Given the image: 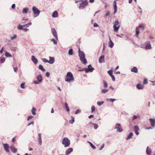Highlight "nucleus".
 Returning a JSON list of instances; mask_svg holds the SVG:
<instances>
[{"label":"nucleus","mask_w":155,"mask_h":155,"mask_svg":"<svg viewBox=\"0 0 155 155\" xmlns=\"http://www.w3.org/2000/svg\"><path fill=\"white\" fill-rule=\"evenodd\" d=\"M94 70V68L93 67L87 68H83L82 70H85L86 73H88L89 72H92Z\"/></svg>","instance_id":"9d476101"},{"label":"nucleus","mask_w":155,"mask_h":155,"mask_svg":"<svg viewBox=\"0 0 155 155\" xmlns=\"http://www.w3.org/2000/svg\"><path fill=\"white\" fill-rule=\"evenodd\" d=\"M40 83H41L39 82L38 81H35L34 82V83L35 84H40Z\"/></svg>","instance_id":"864d4df0"},{"label":"nucleus","mask_w":155,"mask_h":155,"mask_svg":"<svg viewBox=\"0 0 155 155\" xmlns=\"http://www.w3.org/2000/svg\"><path fill=\"white\" fill-rule=\"evenodd\" d=\"M146 153L148 155H151L152 153V150L148 146L147 147L146 149Z\"/></svg>","instance_id":"ddd939ff"},{"label":"nucleus","mask_w":155,"mask_h":155,"mask_svg":"<svg viewBox=\"0 0 155 155\" xmlns=\"http://www.w3.org/2000/svg\"><path fill=\"white\" fill-rule=\"evenodd\" d=\"M88 3V2L87 0H85L82 1L81 3L79 4V9L80 10L83 9L85 8L87 6Z\"/></svg>","instance_id":"7ed1b4c3"},{"label":"nucleus","mask_w":155,"mask_h":155,"mask_svg":"<svg viewBox=\"0 0 155 155\" xmlns=\"http://www.w3.org/2000/svg\"><path fill=\"white\" fill-rule=\"evenodd\" d=\"M73 150L72 148H70L67 149L65 152V155H69Z\"/></svg>","instance_id":"4468645a"},{"label":"nucleus","mask_w":155,"mask_h":155,"mask_svg":"<svg viewBox=\"0 0 155 155\" xmlns=\"http://www.w3.org/2000/svg\"><path fill=\"white\" fill-rule=\"evenodd\" d=\"M108 45H109V46L110 47L112 48L113 47L114 45V44L112 42V41H111V42H109V43H108Z\"/></svg>","instance_id":"c9c22d12"},{"label":"nucleus","mask_w":155,"mask_h":155,"mask_svg":"<svg viewBox=\"0 0 155 155\" xmlns=\"http://www.w3.org/2000/svg\"><path fill=\"white\" fill-rule=\"evenodd\" d=\"M29 10L28 8H25L23 9L22 11V13L23 14L26 13Z\"/></svg>","instance_id":"a878e982"},{"label":"nucleus","mask_w":155,"mask_h":155,"mask_svg":"<svg viewBox=\"0 0 155 155\" xmlns=\"http://www.w3.org/2000/svg\"><path fill=\"white\" fill-rule=\"evenodd\" d=\"M99 61L100 63L104 62V56L101 55V56L99 58Z\"/></svg>","instance_id":"6ab92c4d"},{"label":"nucleus","mask_w":155,"mask_h":155,"mask_svg":"<svg viewBox=\"0 0 155 155\" xmlns=\"http://www.w3.org/2000/svg\"><path fill=\"white\" fill-rule=\"evenodd\" d=\"M49 60L48 61V63L50 64H53L54 62V57H49Z\"/></svg>","instance_id":"dca6fc26"},{"label":"nucleus","mask_w":155,"mask_h":155,"mask_svg":"<svg viewBox=\"0 0 155 155\" xmlns=\"http://www.w3.org/2000/svg\"><path fill=\"white\" fill-rule=\"evenodd\" d=\"M25 83H22L20 85L21 87V88L23 89H24L25 88Z\"/></svg>","instance_id":"37998d69"},{"label":"nucleus","mask_w":155,"mask_h":155,"mask_svg":"<svg viewBox=\"0 0 155 155\" xmlns=\"http://www.w3.org/2000/svg\"><path fill=\"white\" fill-rule=\"evenodd\" d=\"M103 83L104 87V88L107 87L108 85H107V83L104 80H103Z\"/></svg>","instance_id":"e433bc0d"},{"label":"nucleus","mask_w":155,"mask_h":155,"mask_svg":"<svg viewBox=\"0 0 155 155\" xmlns=\"http://www.w3.org/2000/svg\"><path fill=\"white\" fill-rule=\"evenodd\" d=\"M10 148L12 151L14 153H15L17 151V149L15 148L14 146H11L10 147Z\"/></svg>","instance_id":"aec40b11"},{"label":"nucleus","mask_w":155,"mask_h":155,"mask_svg":"<svg viewBox=\"0 0 155 155\" xmlns=\"http://www.w3.org/2000/svg\"><path fill=\"white\" fill-rule=\"evenodd\" d=\"M94 27H97L98 26V25L96 23H95L94 24Z\"/></svg>","instance_id":"e2e57ef3"},{"label":"nucleus","mask_w":155,"mask_h":155,"mask_svg":"<svg viewBox=\"0 0 155 155\" xmlns=\"http://www.w3.org/2000/svg\"><path fill=\"white\" fill-rule=\"evenodd\" d=\"M51 31L53 35L55 38L56 39L58 40V38L57 33L55 29L54 28H52L51 29Z\"/></svg>","instance_id":"1a4fd4ad"},{"label":"nucleus","mask_w":155,"mask_h":155,"mask_svg":"<svg viewBox=\"0 0 155 155\" xmlns=\"http://www.w3.org/2000/svg\"><path fill=\"white\" fill-rule=\"evenodd\" d=\"M62 143L65 147H68L70 144V141L68 138L65 137L63 139Z\"/></svg>","instance_id":"20e7f679"},{"label":"nucleus","mask_w":155,"mask_h":155,"mask_svg":"<svg viewBox=\"0 0 155 155\" xmlns=\"http://www.w3.org/2000/svg\"><path fill=\"white\" fill-rule=\"evenodd\" d=\"M71 119L69 120V122L70 124H73L74 122V119L72 116H71Z\"/></svg>","instance_id":"7c9ffc66"},{"label":"nucleus","mask_w":155,"mask_h":155,"mask_svg":"<svg viewBox=\"0 0 155 155\" xmlns=\"http://www.w3.org/2000/svg\"><path fill=\"white\" fill-rule=\"evenodd\" d=\"M42 71H45V69H44L42 65H40L38 67Z\"/></svg>","instance_id":"2f4dec72"},{"label":"nucleus","mask_w":155,"mask_h":155,"mask_svg":"<svg viewBox=\"0 0 155 155\" xmlns=\"http://www.w3.org/2000/svg\"><path fill=\"white\" fill-rule=\"evenodd\" d=\"M36 78L38 81L41 83L42 82V78L41 74H39L36 77Z\"/></svg>","instance_id":"a211bd4d"},{"label":"nucleus","mask_w":155,"mask_h":155,"mask_svg":"<svg viewBox=\"0 0 155 155\" xmlns=\"http://www.w3.org/2000/svg\"><path fill=\"white\" fill-rule=\"evenodd\" d=\"M108 90L107 89H104L101 91V93L102 94H104L108 91Z\"/></svg>","instance_id":"f704fd0d"},{"label":"nucleus","mask_w":155,"mask_h":155,"mask_svg":"<svg viewBox=\"0 0 155 155\" xmlns=\"http://www.w3.org/2000/svg\"><path fill=\"white\" fill-rule=\"evenodd\" d=\"M91 110L92 112H93V111H94L95 110V107L94 106H93L91 107Z\"/></svg>","instance_id":"3c124183"},{"label":"nucleus","mask_w":155,"mask_h":155,"mask_svg":"<svg viewBox=\"0 0 155 155\" xmlns=\"http://www.w3.org/2000/svg\"><path fill=\"white\" fill-rule=\"evenodd\" d=\"M23 26L24 27H28L29 26V25H28V24H27L25 25H23Z\"/></svg>","instance_id":"338daca9"},{"label":"nucleus","mask_w":155,"mask_h":155,"mask_svg":"<svg viewBox=\"0 0 155 155\" xmlns=\"http://www.w3.org/2000/svg\"><path fill=\"white\" fill-rule=\"evenodd\" d=\"M42 61L45 63H48V60H47L45 58H42L41 59Z\"/></svg>","instance_id":"a18cd8bd"},{"label":"nucleus","mask_w":155,"mask_h":155,"mask_svg":"<svg viewBox=\"0 0 155 155\" xmlns=\"http://www.w3.org/2000/svg\"><path fill=\"white\" fill-rule=\"evenodd\" d=\"M58 16V13L57 11H55L52 13V17L53 18H56Z\"/></svg>","instance_id":"b1692460"},{"label":"nucleus","mask_w":155,"mask_h":155,"mask_svg":"<svg viewBox=\"0 0 155 155\" xmlns=\"http://www.w3.org/2000/svg\"><path fill=\"white\" fill-rule=\"evenodd\" d=\"M114 129H117V131L121 132L123 131L121 125L120 124H116L114 127Z\"/></svg>","instance_id":"6e6552de"},{"label":"nucleus","mask_w":155,"mask_h":155,"mask_svg":"<svg viewBox=\"0 0 155 155\" xmlns=\"http://www.w3.org/2000/svg\"><path fill=\"white\" fill-rule=\"evenodd\" d=\"M104 143L102 144V145L101 146V147L99 149V150H101L104 148Z\"/></svg>","instance_id":"8fccbe9b"},{"label":"nucleus","mask_w":155,"mask_h":155,"mask_svg":"<svg viewBox=\"0 0 155 155\" xmlns=\"http://www.w3.org/2000/svg\"><path fill=\"white\" fill-rule=\"evenodd\" d=\"M18 68L17 67H15L14 68V71L16 72Z\"/></svg>","instance_id":"0e129e2a"},{"label":"nucleus","mask_w":155,"mask_h":155,"mask_svg":"<svg viewBox=\"0 0 155 155\" xmlns=\"http://www.w3.org/2000/svg\"><path fill=\"white\" fill-rule=\"evenodd\" d=\"M78 52H79V56L81 61L83 64H85L87 62L86 58H85L84 53L82 51H80L79 48L78 49Z\"/></svg>","instance_id":"f257e3e1"},{"label":"nucleus","mask_w":155,"mask_h":155,"mask_svg":"<svg viewBox=\"0 0 155 155\" xmlns=\"http://www.w3.org/2000/svg\"><path fill=\"white\" fill-rule=\"evenodd\" d=\"M23 27H24L23 25H18L17 28L19 30H22L23 29Z\"/></svg>","instance_id":"58836bf2"},{"label":"nucleus","mask_w":155,"mask_h":155,"mask_svg":"<svg viewBox=\"0 0 155 155\" xmlns=\"http://www.w3.org/2000/svg\"><path fill=\"white\" fill-rule=\"evenodd\" d=\"M151 125L154 127L155 126V120L152 118H150L149 119Z\"/></svg>","instance_id":"f3484780"},{"label":"nucleus","mask_w":155,"mask_h":155,"mask_svg":"<svg viewBox=\"0 0 155 155\" xmlns=\"http://www.w3.org/2000/svg\"><path fill=\"white\" fill-rule=\"evenodd\" d=\"M5 56L7 57H12V55L10 54L8 52L6 51L5 54Z\"/></svg>","instance_id":"473e14b6"},{"label":"nucleus","mask_w":155,"mask_h":155,"mask_svg":"<svg viewBox=\"0 0 155 155\" xmlns=\"http://www.w3.org/2000/svg\"><path fill=\"white\" fill-rule=\"evenodd\" d=\"M87 142L89 143L90 145V146L93 149H96V147L91 142L89 141H87Z\"/></svg>","instance_id":"c756f323"},{"label":"nucleus","mask_w":155,"mask_h":155,"mask_svg":"<svg viewBox=\"0 0 155 155\" xmlns=\"http://www.w3.org/2000/svg\"><path fill=\"white\" fill-rule=\"evenodd\" d=\"M93 116H94V115H90V116H88V118H91V117H93Z\"/></svg>","instance_id":"774afa93"},{"label":"nucleus","mask_w":155,"mask_h":155,"mask_svg":"<svg viewBox=\"0 0 155 155\" xmlns=\"http://www.w3.org/2000/svg\"><path fill=\"white\" fill-rule=\"evenodd\" d=\"M68 53L69 55H72L73 54V50L72 49H71L69 50Z\"/></svg>","instance_id":"a19ab883"},{"label":"nucleus","mask_w":155,"mask_h":155,"mask_svg":"<svg viewBox=\"0 0 155 155\" xmlns=\"http://www.w3.org/2000/svg\"><path fill=\"white\" fill-rule=\"evenodd\" d=\"M3 145L5 151L6 152L9 153V150L8 149V145L7 143H4L3 144Z\"/></svg>","instance_id":"9b49d317"},{"label":"nucleus","mask_w":155,"mask_h":155,"mask_svg":"<svg viewBox=\"0 0 155 155\" xmlns=\"http://www.w3.org/2000/svg\"><path fill=\"white\" fill-rule=\"evenodd\" d=\"M32 10L34 14V17H36L39 15L40 11L38 10L37 8L35 6H33L32 7Z\"/></svg>","instance_id":"39448f33"},{"label":"nucleus","mask_w":155,"mask_h":155,"mask_svg":"<svg viewBox=\"0 0 155 155\" xmlns=\"http://www.w3.org/2000/svg\"><path fill=\"white\" fill-rule=\"evenodd\" d=\"M119 24V23L118 20H116L115 21L114 25L113 26L114 32H117L118 31L120 27V25H118Z\"/></svg>","instance_id":"0eeeda50"},{"label":"nucleus","mask_w":155,"mask_h":155,"mask_svg":"<svg viewBox=\"0 0 155 155\" xmlns=\"http://www.w3.org/2000/svg\"><path fill=\"white\" fill-rule=\"evenodd\" d=\"M113 71L112 69H111L107 71L108 74L110 76L112 75V74Z\"/></svg>","instance_id":"79ce46f5"},{"label":"nucleus","mask_w":155,"mask_h":155,"mask_svg":"<svg viewBox=\"0 0 155 155\" xmlns=\"http://www.w3.org/2000/svg\"><path fill=\"white\" fill-rule=\"evenodd\" d=\"M131 71L132 72L137 73L138 72V69L136 67H134L131 69Z\"/></svg>","instance_id":"412c9836"},{"label":"nucleus","mask_w":155,"mask_h":155,"mask_svg":"<svg viewBox=\"0 0 155 155\" xmlns=\"http://www.w3.org/2000/svg\"><path fill=\"white\" fill-rule=\"evenodd\" d=\"M115 100H116V99H115L110 98L109 101H111L112 102H113L114 101H115Z\"/></svg>","instance_id":"4d7b16f0"},{"label":"nucleus","mask_w":155,"mask_h":155,"mask_svg":"<svg viewBox=\"0 0 155 155\" xmlns=\"http://www.w3.org/2000/svg\"><path fill=\"white\" fill-rule=\"evenodd\" d=\"M139 130V128L137 126H135L134 127V130L135 132V134L136 135H138L139 134L138 132Z\"/></svg>","instance_id":"f8f14e48"},{"label":"nucleus","mask_w":155,"mask_h":155,"mask_svg":"<svg viewBox=\"0 0 155 155\" xmlns=\"http://www.w3.org/2000/svg\"><path fill=\"white\" fill-rule=\"evenodd\" d=\"M104 103V101H101V102L98 101L97 102V104L98 106H100L101 105L103 104Z\"/></svg>","instance_id":"ea45409f"},{"label":"nucleus","mask_w":155,"mask_h":155,"mask_svg":"<svg viewBox=\"0 0 155 155\" xmlns=\"http://www.w3.org/2000/svg\"><path fill=\"white\" fill-rule=\"evenodd\" d=\"M38 135L39 136L38 140L39 141V143L40 144V145H41L42 143L41 134L40 133H39L38 134Z\"/></svg>","instance_id":"5701e85b"},{"label":"nucleus","mask_w":155,"mask_h":155,"mask_svg":"<svg viewBox=\"0 0 155 155\" xmlns=\"http://www.w3.org/2000/svg\"><path fill=\"white\" fill-rule=\"evenodd\" d=\"M110 15V12L109 11L107 12L106 14L105 15V16H107Z\"/></svg>","instance_id":"052dcab7"},{"label":"nucleus","mask_w":155,"mask_h":155,"mask_svg":"<svg viewBox=\"0 0 155 155\" xmlns=\"http://www.w3.org/2000/svg\"><path fill=\"white\" fill-rule=\"evenodd\" d=\"M65 81L67 82H70L74 81V78L72 73L70 72H68L66 75Z\"/></svg>","instance_id":"f03ea898"},{"label":"nucleus","mask_w":155,"mask_h":155,"mask_svg":"<svg viewBox=\"0 0 155 155\" xmlns=\"http://www.w3.org/2000/svg\"><path fill=\"white\" fill-rule=\"evenodd\" d=\"M3 48H4V47H3L1 49V50L0 51V53L1 54H2L3 52Z\"/></svg>","instance_id":"680f3d73"},{"label":"nucleus","mask_w":155,"mask_h":155,"mask_svg":"<svg viewBox=\"0 0 155 155\" xmlns=\"http://www.w3.org/2000/svg\"><path fill=\"white\" fill-rule=\"evenodd\" d=\"M94 129H96L98 127L97 125L96 124H94Z\"/></svg>","instance_id":"603ef678"},{"label":"nucleus","mask_w":155,"mask_h":155,"mask_svg":"<svg viewBox=\"0 0 155 155\" xmlns=\"http://www.w3.org/2000/svg\"><path fill=\"white\" fill-rule=\"evenodd\" d=\"M151 48V45L150 44H147L145 47V49H150Z\"/></svg>","instance_id":"c85d7f7f"},{"label":"nucleus","mask_w":155,"mask_h":155,"mask_svg":"<svg viewBox=\"0 0 155 155\" xmlns=\"http://www.w3.org/2000/svg\"><path fill=\"white\" fill-rule=\"evenodd\" d=\"M65 105L66 107V109L67 111H69L70 110V109L68 106V104L67 103H65Z\"/></svg>","instance_id":"72a5a7b5"},{"label":"nucleus","mask_w":155,"mask_h":155,"mask_svg":"<svg viewBox=\"0 0 155 155\" xmlns=\"http://www.w3.org/2000/svg\"><path fill=\"white\" fill-rule=\"evenodd\" d=\"M141 28V29L143 30L144 29V26L143 24H141L138 27L136 28V36L137 37H138V35L140 33L139 32V28Z\"/></svg>","instance_id":"423d86ee"},{"label":"nucleus","mask_w":155,"mask_h":155,"mask_svg":"<svg viewBox=\"0 0 155 155\" xmlns=\"http://www.w3.org/2000/svg\"><path fill=\"white\" fill-rule=\"evenodd\" d=\"M137 88L139 90L142 89L144 88V86L142 85H141L140 84H138L137 85Z\"/></svg>","instance_id":"393cba45"},{"label":"nucleus","mask_w":155,"mask_h":155,"mask_svg":"<svg viewBox=\"0 0 155 155\" xmlns=\"http://www.w3.org/2000/svg\"><path fill=\"white\" fill-rule=\"evenodd\" d=\"M15 7V4H13L12 6V9H14Z\"/></svg>","instance_id":"bf43d9fd"},{"label":"nucleus","mask_w":155,"mask_h":155,"mask_svg":"<svg viewBox=\"0 0 155 155\" xmlns=\"http://www.w3.org/2000/svg\"><path fill=\"white\" fill-rule=\"evenodd\" d=\"M138 117V115H134L133 117V118L132 119V120H133L135 119H137Z\"/></svg>","instance_id":"49530a36"},{"label":"nucleus","mask_w":155,"mask_h":155,"mask_svg":"<svg viewBox=\"0 0 155 155\" xmlns=\"http://www.w3.org/2000/svg\"><path fill=\"white\" fill-rule=\"evenodd\" d=\"M133 136V133L132 132L130 133V134L128 135L126 138V140H128L130 139Z\"/></svg>","instance_id":"bb28decb"},{"label":"nucleus","mask_w":155,"mask_h":155,"mask_svg":"<svg viewBox=\"0 0 155 155\" xmlns=\"http://www.w3.org/2000/svg\"><path fill=\"white\" fill-rule=\"evenodd\" d=\"M33 117V116H30L29 117H28L27 119V120H29L30 119H31Z\"/></svg>","instance_id":"13d9d810"},{"label":"nucleus","mask_w":155,"mask_h":155,"mask_svg":"<svg viewBox=\"0 0 155 155\" xmlns=\"http://www.w3.org/2000/svg\"><path fill=\"white\" fill-rule=\"evenodd\" d=\"M110 77H111L112 80L113 81H114L115 80V78L114 76L113 75H111Z\"/></svg>","instance_id":"5fc2aeb1"},{"label":"nucleus","mask_w":155,"mask_h":155,"mask_svg":"<svg viewBox=\"0 0 155 155\" xmlns=\"http://www.w3.org/2000/svg\"><path fill=\"white\" fill-rule=\"evenodd\" d=\"M34 123V122L33 121H32L31 122V123H29L28 124V126H30V125H31V124H33Z\"/></svg>","instance_id":"69168bd1"},{"label":"nucleus","mask_w":155,"mask_h":155,"mask_svg":"<svg viewBox=\"0 0 155 155\" xmlns=\"http://www.w3.org/2000/svg\"><path fill=\"white\" fill-rule=\"evenodd\" d=\"M17 37V35H14L13 36H11L10 38L11 40H13L15 39Z\"/></svg>","instance_id":"09e8293b"},{"label":"nucleus","mask_w":155,"mask_h":155,"mask_svg":"<svg viewBox=\"0 0 155 155\" xmlns=\"http://www.w3.org/2000/svg\"><path fill=\"white\" fill-rule=\"evenodd\" d=\"M147 80L146 78H145L144 79L143 82V84H147Z\"/></svg>","instance_id":"de8ad7c7"},{"label":"nucleus","mask_w":155,"mask_h":155,"mask_svg":"<svg viewBox=\"0 0 155 155\" xmlns=\"http://www.w3.org/2000/svg\"><path fill=\"white\" fill-rule=\"evenodd\" d=\"M36 110V108L35 107H33L31 110L32 114L33 115H36V113H35Z\"/></svg>","instance_id":"cd10ccee"},{"label":"nucleus","mask_w":155,"mask_h":155,"mask_svg":"<svg viewBox=\"0 0 155 155\" xmlns=\"http://www.w3.org/2000/svg\"><path fill=\"white\" fill-rule=\"evenodd\" d=\"M50 73L48 72H47L46 73V76L48 77H49L50 76Z\"/></svg>","instance_id":"6e6d98bb"},{"label":"nucleus","mask_w":155,"mask_h":155,"mask_svg":"<svg viewBox=\"0 0 155 155\" xmlns=\"http://www.w3.org/2000/svg\"><path fill=\"white\" fill-rule=\"evenodd\" d=\"M114 14H115L117 12V6L116 5V1H114Z\"/></svg>","instance_id":"4be33fe9"},{"label":"nucleus","mask_w":155,"mask_h":155,"mask_svg":"<svg viewBox=\"0 0 155 155\" xmlns=\"http://www.w3.org/2000/svg\"><path fill=\"white\" fill-rule=\"evenodd\" d=\"M5 58L3 57H1L0 58L1 62L2 63H4L5 61Z\"/></svg>","instance_id":"4c0bfd02"},{"label":"nucleus","mask_w":155,"mask_h":155,"mask_svg":"<svg viewBox=\"0 0 155 155\" xmlns=\"http://www.w3.org/2000/svg\"><path fill=\"white\" fill-rule=\"evenodd\" d=\"M31 60L35 64H36L38 62V60L34 56H31Z\"/></svg>","instance_id":"2eb2a0df"},{"label":"nucleus","mask_w":155,"mask_h":155,"mask_svg":"<svg viewBox=\"0 0 155 155\" xmlns=\"http://www.w3.org/2000/svg\"><path fill=\"white\" fill-rule=\"evenodd\" d=\"M51 41L53 42L54 44V45H56L57 44V41L54 38L51 39Z\"/></svg>","instance_id":"c03bdc74"}]
</instances>
